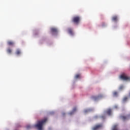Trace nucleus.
Here are the masks:
<instances>
[{
    "instance_id": "obj_1",
    "label": "nucleus",
    "mask_w": 130,
    "mask_h": 130,
    "mask_svg": "<svg viewBox=\"0 0 130 130\" xmlns=\"http://www.w3.org/2000/svg\"><path fill=\"white\" fill-rule=\"evenodd\" d=\"M46 121H47V118H45L41 121H38V123L35 125V127L39 130H42V126H43V124L46 122Z\"/></svg>"
},
{
    "instance_id": "obj_2",
    "label": "nucleus",
    "mask_w": 130,
    "mask_h": 130,
    "mask_svg": "<svg viewBox=\"0 0 130 130\" xmlns=\"http://www.w3.org/2000/svg\"><path fill=\"white\" fill-rule=\"evenodd\" d=\"M81 21V18L79 16H75L72 18V22L76 25H78Z\"/></svg>"
},
{
    "instance_id": "obj_3",
    "label": "nucleus",
    "mask_w": 130,
    "mask_h": 130,
    "mask_svg": "<svg viewBox=\"0 0 130 130\" xmlns=\"http://www.w3.org/2000/svg\"><path fill=\"white\" fill-rule=\"evenodd\" d=\"M120 79L123 80V81H128L129 80V77H128L125 75V74H123L120 75Z\"/></svg>"
},
{
    "instance_id": "obj_4",
    "label": "nucleus",
    "mask_w": 130,
    "mask_h": 130,
    "mask_svg": "<svg viewBox=\"0 0 130 130\" xmlns=\"http://www.w3.org/2000/svg\"><path fill=\"white\" fill-rule=\"evenodd\" d=\"M103 97V94H99L98 96H92V100L96 101V100H98V99H100V98H102Z\"/></svg>"
},
{
    "instance_id": "obj_5",
    "label": "nucleus",
    "mask_w": 130,
    "mask_h": 130,
    "mask_svg": "<svg viewBox=\"0 0 130 130\" xmlns=\"http://www.w3.org/2000/svg\"><path fill=\"white\" fill-rule=\"evenodd\" d=\"M7 44L9 46H14V45L15 44V43H14V42H13L12 41H9L8 42H7Z\"/></svg>"
},
{
    "instance_id": "obj_6",
    "label": "nucleus",
    "mask_w": 130,
    "mask_h": 130,
    "mask_svg": "<svg viewBox=\"0 0 130 130\" xmlns=\"http://www.w3.org/2000/svg\"><path fill=\"white\" fill-rule=\"evenodd\" d=\"M101 126H102V125H101V124L96 125L95 126L93 127L92 129L93 130H97V129H98V128H100V127H101Z\"/></svg>"
},
{
    "instance_id": "obj_7",
    "label": "nucleus",
    "mask_w": 130,
    "mask_h": 130,
    "mask_svg": "<svg viewBox=\"0 0 130 130\" xmlns=\"http://www.w3.org/2000/svg\"><path fill=\"white\" fill-rule=\"evenodd\" d=\"M76 111H77V108L75 107L73 108V111L69 113L70 115H73V114H74Z\"/></svg>"
},
{
    "instance_id": "obj_8",
    "label": "nucleus",
    "mask_w": 130,
    "mask_h": 130,
    "mask_svg": "<svg viewBox=\"0 0 130 130\" xmlns=\"http://www.w3.org/2000/svg\"><path fill=\"white\" fill-rule=\"evenodd\" d=\"M68 33L70 34V35H74V31H73V29L71 28L68 29Z\"/></svg>"
},
{
    "instance_id": "obj_9",
    "label": "nucleus",
    "mask_w": 130,
    "mask_h": 130,
    "mask_svg": "<svg viewBox=\"0 0 130 130\" xmlns=\"http://www.w3.org/2000/svg\"><path fill=\"white\" fill-rule=\"evenodd\" d=\"M51 31L52 33H57V29L53 27V28H51Z\"/></svg>"
},
{
    "instance_id": "obj_10",
    "label": "nucleus",
    "mask_w": 130,
    "mask_h": 130,
    "mask_svg": "<svg viewBox=\"0 0 130 130\" xmlns=\"http://www.w3.org/2000/svg\"><path fill=\"white\" fill-rule=\"evenodd\" d=\"M112 21H114V22H117V16H113L112 18Z\"/></svg>"
},
{
    "instance_id": "obj_11",
    "label": "nucleus",
    "mask_w": 130,
    "mask_h": 130,
    "mask_svg": "<svg viewBox=\"0 0 130 130\" xmlns=\"http://www.w3.org/2000/svg\"><path fill=\"white\" fill-rule=\"evenodd\" d=\"M7 51L8 52V53H9L10 54H11V53H12V52H13V50H12V49L8 48L7 50Z\"/></svg>"
},
{
    "instance_id": "obj_12",
    "label": "nucleus",
    "mask_w": 130,
    "mask_h": 130,
    "mask_svg": "<svg viewBox=\"0 0 130 130\" xmlns=\"http://www.w3.org/2000/svg\"><path fill=\"white\" fill-rule=\"evenodd\" d=\"M15 53L16 54H17V55H20V54L21 53V50H20L19 49H17Z\"/></svg>"
},
{
    "instance_id": "obj_13",
    "label": "nucleus",
    "mask_w": 130,
    "mask_h": 130,
    "mask_svg": "<svg viewBox=\"0 0 130 130\" xmlns=\"http://www.w3.org/2000/svg\"><path fill=\"white\" fill-rule=\"evenodd\" d=\"M112 111H111V109H109L107 111V113L108 114V115H111V113Z\"/></svg>"
},
{
    "instance_id": "obj_14",
    "label": "nucleus",
    "mask_w": 130,
    "mask_h": 130,
    "mask_svg": "<svg viewBox=\"0 0 130 130\" xmlns=\"http://www.w3.org/2000/svg\"><path fill=\"white\" fill-rule=\"evenodd\" d=\"M121 117L123 120H125L126 119H127L128 116H122Z\"/></svg>"
},
{
    "instance_id": "obj_15",
    "label": "nucleus",
    "mask_w": 130,
    "mask_h": 130,
    "mask_svg": "<svg viewBox=\"0 0 130 130\" xmlns=\"http://www.w3.org/2000/svg\"><path fill=\"white\" fill-rule=\"evenodd\" d=\"M112 130H118L117 129V125H114Z\"/></svg>"
},
{
    "instance_id": "obj_16",
    "label": "nucleus",
    "mask_w": 130,
    "mask_h": 130,
    "mask_svg": "<svg viewBox=\"0 0 130 130\" xmlns=\"http://www.w3.org/2000/svg\"><path fill=\"white\" fill-rule=\"evenodd\" d=\"M80 77H81V75L80 74H77L75 75V79H79V78H80Z\"/></svg>"
},
{
    "instance_id": "obj_17",
    "label": "nucleus",
    "mask_w": 130,
    "mask_h": 130,
    "mask_svg": "<svg viewBox=\"0 0 130 130\" xmlns=\"http://www.w3.org/2000/svg\"><path fill=\"white\" fill-rule=\"evenodd\" d=\"M127 100V97H124L123 99V102H125V101H126Z\"/></svg>"
},
{
    "instance_id": "obj_18",
    "label": "nucleus",
    "mask_w": 130,
    "mask_h": 130,
    "mask_svg": "<svg viewBox=\"0 0 130 130\" xmlns=\"http://www.w3.org/2000/svg\"><path fill=\"white\" fill-rule=\"evenodd\" d=\"M31 127H32L30 125H28L26 126V128L27 129H30V128H31Z\"/></svg>"
},
{
    "instance_id": "obj_19",
    "label": "nucleus",
    "mask_w": 130,
    "mask_h": 130,
    "mask_svg": "<svg viewBox=\"0 0 130 130\" xmlns=\"http://www.w3.org/2000/svg\"><path fill=\"white\" fill-rule=\"evenodd\" d=\"M113 95H114V96H117V92L114 91V92H113Z\"/></svg>"
},
{
    "instance_id": "obj_20",
    "label": "nucleus",
    "mask_w": 130,
    "mask_h": 130,
    "mask_svg": "<svg viewBox=\"0 0 130 130\" xmlns=\"http://www.w3.org/2000/svg\"><path fill=\"white\" fill-rule=\"evenodd\" d=\"M124 87L123 85H121L119 87V90H122V89H123Z\"/></svg>"
},
{
    "instance_id": "obj_21",
    "label": "nucleus",
    "mask_w": 130,
    "mask_h": 130,
    "mask_svg": "<svg viewBox=\"0 0 130 130\" xmlns=\"http://www.w3.org/2000/svg\"><path fill=\"white\" fill-rule=\"evenodd\" d=\"M90 111H91V110L88 109V110H85V113H86V112H90Z\"/></svg>"
},
{
    "instance_id": "obj_22",
    "label": "nucleus",
    "mask_w": 130,
    "mask_h": 130,
    "mask_svg": "<svg viewBox=\"0 0 130 130\" xmlns=\"http://www.w3.org/2000/svg\"><path fill=\"white\" fill-rule=\"evenodd\" d=\"M97 117H98V116H95V118H97Z\"/></svg>"
}]
</instances>
